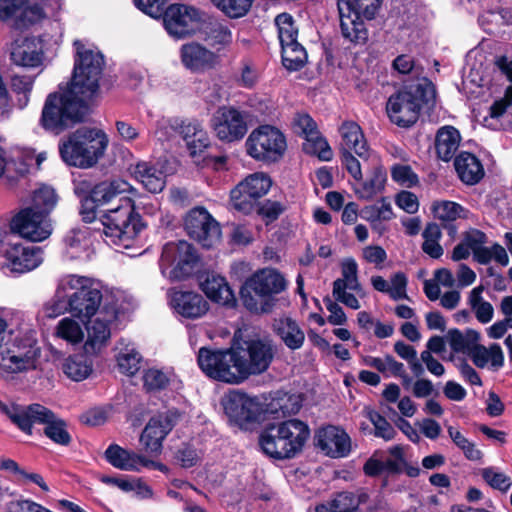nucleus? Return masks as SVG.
<instances>
[{
    "instance_id": "ea45409f",
    "label": "nucleus",
    "mask_w": 512,
    "mask_h": 512,
    "mask_svg": "<svg viewBox=\"0 0 512 512\" xmlns=\"http://www.w3.org/2000/svg\"><path fill=\"white\" fill-rule=\"evenodd\" d=\"M484 289L483 285L474 287L468 295L467 303L476 319L482 324H487L493 319L494 308L483 298Z\"/></svg>"
},
{
    "instance_id": "5701e85b",
    "label": "nucleus",
    "mask_w": 512,
    "mask_h": 512,
    "mask_svg": "<svg viewBox=\"0 0 512 512\" xmlns=\"http://www.w3.org/2000/svg\"><path fill=\"white\" fill-rule=\"evenodd\" d=\"M1 265L14 273H26L37 268L43 261L42 251L36 246L8 245L4 250Z\"/></svg>"
},
{
    "instance_id": "4c0bfd02",
    "label": "nucleus",
    "mask_w": 512,
    "mask_h": 512,
    "mask_svg": "<svg viewBox=\"0 0 512 512\" xmlns=\"http://www.w3.org/2000/svg\"><path fill=\"white\" fill-rule=\"evenodd\" d=\"M354 180L357 182L355 184L354 191L358 198L371 200L384 189L386 183V172L381 167H374L366 180H363L362 173L361 179Z\"/></svg>"
},
{
    "instance_id": "4be33fe9",
    "label": "nucleus",
    "mask_w": 512,
    "mask_h": 512,
    "mask_svg": "<svg viewBox=\"0 0 512 512\" xmlns=\"http://www.w3.org/2000/svg\"><path fill=\"white\" fill-rule=\"evenodd\" d=\"M117 317L116 308H104L99 311L87 326V338L83 349L86 354L96 356L107 346L111 337L110 323Z\"/></svg>"
},
{
    "instance_id": "c9c22d12",
    "label": "nucleus",
    "mask_w": 512,
    "mask_h": 512,
    "mask_svg": "<svg viewBox=\"0 0 512 512\" xmlns=\"http://www.w3.org/2000/svg\"><path fill=\"white\" fill-rule=\"evenodd\" d=\"M89 356L85 352L68 356L62 362L63 373L75 382L87 379L93 372V362Z\"/></svg>"
},
{
    "instance_id": "f3484780",
    "label": "nucleus",
    "mask_w": 512,
    "mask_h": 512,
    "mask_svg": "<svg viewBox=\"0 0 512 512\" xmlns=\"http://www.w3.org/2000/svg\"><path fill=\"white\" fill-rule=\"evenodd\" d=\"M162 15L166 31L177 39L194 34L201 21L200 11L184 4H172L159 17Z\"/></svg>"
},
{
    "instance_id": "412c9836",
    "label": "nucleus",
    "mask_w": 512,
    "mask_h": 512,
    "mask_svg": "<svg viewBox=\"0 0 512 512\" xmlns=\"http://www.w3.org/2000/svg\"><path fill=\"white\" fill-rule=\"evenodd\" d=\"M11 227L20 236L32 242L44 241L52 233L50 218L43 213L35 212L33 209L24 208L21 210L12 219Z\"/></svg>"
},
{
    "instance_id": "69168bd1",
    "label": "nucleus",
    "mask_w": 512,
    "mask_h": 512,
    "mask_svg": "<svg viewBox=\"0 0 512 512\" xmlns=\"http://www.w3.org/2000/svg\"><path fill=\"white\" fill-rule=\"evenodd\" d=\"M367 417L372 422L375 428V436L381 437L386 441L393 439L396 435V431L393 426L379 413L375 411H369Z\"/></svg>"
},
{
    "instance_id": "b1692460",
    "label": "nucleus",
    "mask_w": 512,
    "mask_h": 512,
    "mask_svg": "<svg viewBox=\"0 0 512 512\" xmlns=\"http://www.w3.org/2000/svg\"><path fill=\"white\" fill-rule=\"evenodd\" d=\"M180 59L186 69L195 73L214 69L220 63V58L215 51L196 41L181 46Z\"/></svg>"
},
{
    "instance_id": "1a4fd4ad",
    "label": "nucleus",
    "mask_w": 512,
    "mask_h": 512,
    "mask_svg": "<svg viewBox=\"0 0 512 512\" xmlns=\"http://www.w3.org/2000/svg\"><path fill=\"white\" fill-rule=\"evenodd\" d=\"M382 0H338L342 36L354 44H364L368 39V30L361 19L375 17Z\"/></svg>"
},
{
    "instance_id": "58836bf2",
    "label": "nucleus",
    "mask_w": 512,
    "mask_h": 512,
    "mask_svg": "<svg viewBox=\"0 0 512 512\" xmlns=\"http://www.w3.org/2000/svg\"><path fill=\"white\" fill-rule=\"evenodd\" d=\"M133 175L152 193L162 191L165 186L164 173L148 162L137 163L133 169Z\"/></svg>"
},
{
    "instance_id": "423d86ee",
    "label": "nucleus",
    "mask_w": 512,
    "mask_h": 512,
    "mask_svg": "<svg viewBox=\"0 0 512 512\" xmlns=\"http://www.w3.org/2000/svg\"><path fill=\"white\" fill-rule=\"evenodd\" d=\"M68 292L70 314L79 319L97 315L102 293L100 283L92 278L67 274L59 279V293Z\"/></svg>"
},
{
    "instance_id": "393cba45",
    "label": "nucleus",
    "mask_w": 512,
    "mask_h": 512,
    "mask_svg": "<svg viewBox=\"0 0 512 512\" xmlns=\"http://www.w3.org/2000/svg\"><path fill=\"white\" fill-rule=\"evenodd\" d=\"M229 419L237 424L252 422L259 413V403L240 391L229 392L222 401Z\"/></svg>"
},
{
    "instance_id": "aec40b11",
    "label": "nucleus",
    "mask_w": 512,
    "mask_h": 512,
    "mask_svg": "<svg viewBox=\"0 0 512 512\" xmlns=\"http://www.w3.org/2000/svg\"><path fill=\"white\" fill-rule=\"evenodd\" d=\"M179 414L166 411L151 417L146 424L140 442L147 453L158 455L162 451L163 441L177 423Z\"/></svg>"
},
{
    "instance_id": "7ed1b4c3",
    "label": "nucleus",
    "mask_w": 512,
    "mask_h": 512,
    "mask_svg": "<svg viewBox=\"0 0 512 512\" xmlns=\"http://www.w3.org/2000/svg\"><path fill=\"white\" fill-rule=\"evenodd\" d=\"M287 286V280L278 270L263 268L246 279L240 290V298L250 312L267 314L276 306V296L284 292Z\"/></svg>"
},
{
    "instance_id": "0e129e2a",
    "label": "nucleus",
    "mask_w": 512,
    "mask_h": 512,
    "mask_svg": "<svg viewBox=\"0 0 512 512\" xmlns=\"http://www.w3.org/2000/svg\"><path fill=\"white\" fill-rule=\"evenodd\" d=\"M144 387L149 391L164 389L170 381V377L164 371L150 368L143 375Z\"/></svg>"
},
{
    "instance_id": "79ce46f5",
    "label": "nucleus",
    "mask_w": 512,
    "mask_h": 512,
    "mask_svg": "<svg viewBox=\"0 0 512 512\" xmlns=\"http://www.w3.org/2000/svg\"><path fill=\"white\" fill-rule=\"evenodd\" d=\"M204 34V40L216 51H220L232 43L231 30L221 22L210 23L206 27Z\"/></svg>"
},
{
    "instance_id": "37998d69",
    "label": "nucleus",
    "mask_w": 512,
    "mask_h": 512,
    "mask_svg": "<svg viewBox=\"0 0 512 512\" xmlns=\"http://www.w3.org/2000/svg\"><path fill=\"white\" fill-rule=\"evenodd\" d=\"M271 185L272 181L267 174L257 172L248 175L244 180L238 183L237 187L242 189L244 193H248L249 196H254L259 200L268 193Z\"/></svg>"
},
{
    "instance_id": "e2e57ef3",
    "label": "nucleus",
    "mask_w": 512,
    "mask_h": 512,
    "mask_svg": "<svg viewBox=\"0 0 512 512\" xmlns=\"http://www.w3.org/2000/svg\"><path fill=\"white\" fill-rule=\"evenodd\" d=\"M303 149L309 154L317 155L324 161H329L332 158V150L328 142L319 133L316 134V137L307 139L303 144Z\"/></svg>"
},
{
    "instance_id": "c756f323",
    "label": "nucleus",
    "mask_w": 512,
    "mask_h": 512,
    "mask_svg": "<svg viewBox=\"0 0 512 512\" xmlns=\"http://www.w3.org/2000/svg\"><path fill=\"white\" fill-rule=\"evenodd\" d=\"M469 356L478 368L489 366L494 370H498L504 365V353L501 346L497 343H492L488 347L474 344L469 350Z\"/></svg>"
},
{
    "instance_id": "6e6552de",
    "label": "nucleus",
    "mask_w": 512,
    "mask_h": 512,
    "mask_svg": "<svg viewBox=\"0 0 512 512\" xmlns=\"http://www.w3.org/2000/svg\"><path fill=\"white\" fill-rule=\"evenodd\" d=\"M74 46L77 57L73 78L68 88L80 96V99L89 101L98 91V83L104 65L103 55L79 40L74 42Z\"/></svg>"
},
{
    "instance_id": "2eb2a0df",
    "label": "nucleus",
    "mask_w": 512,
    "mask_h": 512,
    "mask_svg": "<svg viewBox=\"0 0 512 512\" xmlns=\"http://www.w3.org/2000/svg\"><path fill=\"white\" fill-rule=\"evenodd\" d=\"M40 353V348L34 340H16L0 354L1 374L11 376L35 370Z\"/></svg>"
},
{
    "instance_id": "bb28decb",
    "label": "nucleus",
    "mask_w": 512,
    "mask_h": 512,
    "mask_svg": "<svg viewBox=\"0 0 512 512\" xmlns=\"http://www.w3.org/2000/svg\"><path fill=\"white\" fill-rule=\"evenodd\" d=\"M170 303L176 313L190 319L202 317L209 309L205 298L193 291H174Z\"/></svg>"
},
{
    "instance_id": "473e14b6",
    "label": "nucleus",
    "mask_w": 512,
    "mask_h": 512,
    "mask_svg": "<svg viewBox=\"0 0 512 512\" xmlns=\"http://www.w3.org/2000/svg\"><path fill=\"white\" fill-rule=\"evenodd\" d=\"M201 288L206 296L218 304L233 306L235 296L225 278L219 275H210L201 284Z\"/></svg>"
},
{
    "instance_id": "8fccbe9b",
    "label": "nucleus",
    "mask_w": 512,
    "mask_h": 512,
    "mask_svg": "<svg viewBox=\"0 0 512 512\" xmlns=\"http://www.w3.org/2000/svg\"><path fill=\"white\" fill-rule=\"evenodd\" d=\"M210 2L228 18L238 19L250 11L254 0H210Z\"/></svg>"
},
{
    "instance_id": "cd10ccee",
    "label": "nucleus",
    "mask_w": 512,
    "mask_h": 512,
    "mask_svg": "<svg viewBox=\"0 0 512 512\" xmlns=\"http://www.w3.org/2000/svg\"><path fill=\"white\" fill-rule=\"evenodd\" d=\"M272 329L290 350L300 349L305 342V333L298 322L288 315L273 320Z\"/></svg>"
},
{
    "instance_id": "4468645a",
    "label": "nucleus",
    "mask_w": 512,
    "mask_h": 512,
    "mask_svg": "<svg viewBox=\"0 0 512 512\" xmlns=\"http://www.w3.org/2000/svg\"><path fill=\"white\" fill-rule=\"evenodd\" d=\"M197 260L196 250L187 241L169 242L162 250L161 272L170 280H181L193 272Z\"/></svg>"
},
{
    "instance_id": "052dcab7",
    "label": "nucleus",
    "mask_w": 512,
    "mask_h": 512,
    "mask_svg": "<svg viewBox=\"0 0 512 512\" xmlns=\"http://www.w3.org/2000/svg\"><path fill=\"white\" fill-rule=\"evenodd\" d=\"M512 105L510 98L504 94L503 98L495 101L489 108L488 116H485L483 123L485 126L497 129L499 126V119L505 114L507 108Z\"/></svg>"
},
{
    "instance_id": "f704fd0d",
    "label": "nucleus",
    "mask_w": 512,
    "mask_h": 512,
    "mask_svg": "<svg viewBox=\"0 0 512 512\" xmlns=\"http://www.w3.org/2000/svg\"><path fill=\"white\" fill-rule=\"evenodd\" d=\"M367 499L368 496L365 493L342 492L327 504L318 505L315 512H355L361 508L362 504L367 502Z\"/></svg>"
},
{
    "instance_id": "0eeeda50",
    "label": "nucleus",
    "mask_w": 512,
    "mask_h": 512,
    "mask_svg": "<svg viewBox=\"0 0 512 512\" xmlns=\"http://www.w3.org/2000/svg\"><path fill=\"white\" fill-rule=\"evenodd\" d=\"M86 102L70 88L50 94L42 110L40 120L42 127L47 131L59 134L70 124L82 119Z\"/></svg>"
},
{
    "instance_id": "f257e3e1",
    "label": "nucleus",
    "mask_w": 512,
    "mask_h": 512,
    "mask_svg": "<svg viewBox=\"0 0 512 512\" xmlns=\"http://www.w3.org/2000/svg\"><path fill=\"white\" fill-rule=\"evenodd\" d=\"M131 190L132 186L122 179L101 182L93 188V197L101 205L118 200L117 206L101 213L100 220L107 243L123 249L134 247L142 229L140 218L134 213L132 200L126 196Z\"/></svg>"
},
{
    "instance_id": "774afa93",
    "label": "nucleus",
    "mask_w": 512,
    "mask_h": 512,
    "mask_svg": "<svg viewBox=\"0 0 512 512\" xmlns=\"http://www.w3.org/2000/svg\"><path fill=\"white\" fill-rule=\"evenodd\" d=\"M177 460L184 468H190L197 465L202 457V454L195 447L184 444L177 452Z\"/></svg>"
},
{
    "instance_id": "20e7f679",
    "label": "nucleus",
    "mask_w": 512,
    "mask_h": 512,
    "mask_svg": "<svg viewBox=\"0 0 512 512\" xmlns=\"http://www.w3.org/2000/svg\"><path fill=\"white\" fill-rule=\"evenodd\" d=\"M310 437L306 423L290 419L269 425L260 436V446L265 454L275 459H290L300 453Z\"/></svg>"
},
{
    "instance_id": "49530a36",
    "label": "nucleus",
    "mask_w": 512,
    "mask_h": 512,
    "mask_svg": "<svg viewBox=\"0 0 512 512\" xmlns=\"http://www.w3.org/2000/svg\"><path fill=\"white\" fill-rule=\"evenodd\" d=\"M55 334L58 338L72 345L81 343L84 338L82 326L71 317H64L58 322Z\"/></svg>"
},
{
    "instance_id": "9d476101",
    "label": "nucleus",
    "mask_w": 512,
    "mask_h": 512,
    "mask_svg": "<svg viewBox=\"0 0 512 512\" xmlns=\"http://www.w3.org/2000/svg\"><path fill=\"white\" fill-rule=\"evenodd\" d=\"M245 149L246 153L257 161L275 163L285 155L287 141L285 135L278 128L261 125L248 135Z\"/></svg>"
},
{
    "instance_id": "c03bdc74",
    "label": "nucleus",
    "mask_w": 512,
    "mask_h": 512,
    "mask_svg": "<svg viewBox=\"0 0 512 512\" xmlns=\"http://www.w3.org/2000/svg\"><path fill=\"white\" fill-rule=\"evenodd\" d=\"M282 48L283 65L291 71L301 69L307 61V53L304 47L296 40L284 45Z\"/></svg>"
},
{
    "instance_id": "e433bc0d",
    "label": "nucleus",
    "mask_w": 512,
    "mask_h": 512,
    "mask_svg": "<svg viewBox=\"0 0 512 512\" xmlns=\"http://www.w3.org/2000/svg\"><path fill=\"white\" fill-rule=\"evenodd\" d=\"M461 136L459 131L453 126H443L436 134L435 148L436 153L443 161H449L453 158L459 148Z\"/></svg>"
},
{
    "instance_id": "338daca9",
    "label": "nucleus",
    "mask_w": 512,
    "mask_h": 512,
    "mask_svg": "<svg viewBox=\"0 0 512 512\" xmlns=\"http://www.w3.org/2000/svg\"><path fill=\"white\" fill-rule=\"evenodd\" d=\"M391 176L394 181L406 187H412L418 182L417 175L407 165L393 166Z\"/></svg>"
},
{
    "instance_id": "a878e982",
    "label": "nucleus",
    "mask_w": 512,
    "mask_h": 512,
    "mask_svg": "<svg viewBox=\"0 0 512 512\" xmlns=\"http://www.w3.org/2000/svg\"><path fill=\"white\" fill-rule=\"evenodd\" d=\"M317 446L333 458L344 457L351 450V440L348 434L339 427L328 425L316 433Z\"/></svg>"
},
{
    "instance_id": "7c9ffc66",
    "label": "nucleus",
    "mask_w": 512,
    "mask_h": 512,
    "mask_svg": "<svg viewBox=\"0 0 512 512\" xmlns=\"http://www.w3.org/2000/svg\"><path fill=\"white\" fill-rule=\"evenodd\" d=\"M116 362L119 371L122 374L133 376L141 365L142 356L134 343L121 339L116 345Z\"/></svg>"
},
{
    "instance_id": "680f3d73",
    "label": "nucleus",
    "mask_w": 512,
    "mask_h": 512,
    "mask_svg": "<svg viewBox=\"0 0 512 512\" xmlns=\"http://www.w3.org/2000/svg\"><path fill=\"white\" fill-rule=\"evenodd\" d=\"M463 208L452 201H440L433 205V212L436 218L441 221H454L461 217Z\"/></svg>"
},
{
    "instance_id": "72a5a7b5",
    "label": "nucleus",
    "mask_w": 512,
    "mask_h": 512,
    "mask_svg": "<svg viewBox=\"0 0 512 512\" xmlns=\"http://www.w3.org/2000/svg\"><path fill=\"white\" fill-rule=\"evenodd\" d=\"M454 166L461 181L468 185L478 183L484 175L483 166L478 158L468 152L460 153L455 158Z\"/></svg>"
},
{
    "instance_id": "c85d7f7f",
    "label": "nucleus",
    "mask_w": 512,
    "mask_h": 512,
    "mask_svg": "<svg viewBox=\"0 0 512 512\" xmlns=\"http://www.w3.org/2000/svg\"><path fill=\"white\" fill-rule=\"evenodd\" d=\"M105 457L112 466L124 471H140L141 464H147L145 455L126 450L116 444L107 448Z\"/></svg>"
},
{
    "instance_id": "6e6d98bb",
    "label": "nucleus",
    "mask_w": 512,
    "mask_h": 512,
    "mask_svg": "<svg viewBox=\"0 0 512 512\" xmlns=\"http://www.w3.org/2000/svg\"><path fill=\"white\" fill-rule=\"evenodd\" d=\"M278 28V37L281 45L297 40L298 29L294 26L293 18L290 14L282 13L275 19Z\"/></svg>"
},
{
    "instance_id": "09e8293b",
    "label": "nucleus",
    "mask_w": 512,
    "mask_h": 512,
    "mask_svg": "<svg viewBox=\"0 0 512 512\" xmlns=\"http://www.w3.org/2000/svg\"><path fill=\"white\" fill-rule=\"evenodd\" d=\"M424 242L422 250L434 259H438L443 255V248L439 244L442 237L440 227L436 223H429L425 227L423 234Z\"/></svg>"
},
{
    "instance_id": "2f4dec72",
    "label": "nucleus",
    "mask_w": 512,
    "mask_h": 512,
    "mask_svg": "<svg viewBox=\"0 0 512 512\" xmlns=\"http://www.w3.org/2000/svg\"><path fill=\"white\" fill-rule=\"evenodd\" d=\"M42 58V52L34 39L17 40L11 51V59L18 66L37 67Z\"/></svg>"
},
{
    "instance_id": "6ab92c4d",
    "label": "nucleus",
    "mask_w": 512,
    "mask_h": 512,
    "mask_svg": "<svg viewBox=\"0 0 512 512\" xmlns=\"http://www.w3.org/2000/svg\"><path fill=\"white\" fill-rule=\"evenodd\" d=\"M216 137L227 143L241 140L248 127L244 114L234 107H220L211 119Z\"/></svg>"
},
{
    "instance_id": "864d4df0",
    "label": "nucleus",
    "mask_w": 512,
    "mask_h": 512,
    "mask_svg": "<svg viewBox=\"0 0 512 512\" xmlns=\"http://www.w3.org/2000/svg\"><path fill=\"white\" fill-rule=\"evenodd\" d=\"M447 432L453 443L463 452L467 459L477 461L482 458V452L459 430L453 426H449Z\"/></svg>"
},
{
    "instance_id": "603ef678",
    "label": "nucleus",
    "mask_w": 512,
    "mask_h": 512,
    "mask_svg": "<svg viewBox=\"0 0 512 512\" xmlns=\"http://www.w3.org/2000/svg\"><path fill=\"white\" fill-rule=\"evenodd\" d=\"M480 339L479 332L475 330L467 331V334L464 335L461 331L457 329L450 330L447 334V341L451 347V349L456 353H468L472 346L470 344L472 342H477Z\"/></svg>"
},
{
    "instance_id": "a18cd8bd",
    "label": "nucleus",
    "mask_w": 512,
    "mask_h": 512,
    "mask_svg": "<svg viewBox=\"0 0 512 512\" xmlns=\"http://www.w3.org/2000/svg\"><path fill=\"white\" fill-rule=\"evenodd\" d=\"M50 5V0H36L35 3H27L23 7L22 17L17 21V29H24L46 18L45 9Z\"/></svg>"
},
{
    "instance_id": "f03ea898",
    "label": "nucleus",
    "mask_w": 512,
    "mask_h": 512,
    "mask_svg": "<svg viewBox=\"0 0 512 512\" xmlns=\"http://www.w3.org/2000/svg\"><path fill=\"white\" fill-rule=\"evenodd\" d=\"M0 412L27 435H32L34 424H42L44 434L56 444L66 446L71 442L65 422L41 404L22 405L0 400Z\"/></svg>"
},
{
    "instance_id": "dca6fc26",
    "label": "nucleus",
    "mask_w": 512,
    "mask_h": 512,
    "mask_svg": "<svg viewBox=\"0 0 512 512\" xmlns=\"http://www.w3.org/2000/svg\"><path fill=\"white\" fill-rule=\"evenodd\" d=\"M421 105L420 86H411L391 95L386 109L393 123L401 127H409L417 121Z\"/></svg>"
},
{
    "instance_id": "5fc2aeb1",
    "label": "nucleus",
    "mask_w": 512,
    "mask_h": 512,
    "mask_svg": "<svg viewBox=\"0 0 512 512\" xmlns=\"http://www.w3.org/2000/svg\"><path fill=\"white\" fill-rule=\"evenodd\" d=\"M258 199L244 193L239 187H235L230 192V204L233 209L243 214H250L257 207Z\"/></svg>"
},
{
    "instance_id": "3c124183",
    "label": "nucleus",
    "mask_w": 512,
    "mask_h": 512,
    "mask_svg": "<svg viewBox=\"0 0 512 512\" xmlns=\"http://www.w3.org/2000/svg\"><path fill=\"white\" fill-rule=\"evenodd\" d=\"M479 475L488 486L502 493L508 492L512 486V478L496 467L482 468Z\"/></svg>"
},
{
    "instance_id": "ddd939ff",
    "label": "nucleus",
    "mask_w": 512,
    "mask_h": 512,
    "mask_svg": "<svg viewBox=\"0 0 512 512\" xmlns=\"http://www.w3.org/2000/svg\"><path fill=\"white\" fill-rule=\"evenodd\" d=\"M236 353L244 382L251 375H259L269 368L275 355V347L268 338H255L244 341L236 348Z\"/></svg>"
},
{
    "instance_id": "13d9d810",
    "label": "nucleus",
    "mask_w": 512,
    "mask_h": 512,
    "mask_svg": "<svg viewBox=\"0 0 512 512\" xmlns=\"http://www.w3.org/2000/svg\"><path fill=\"white\" fill-rule=\"evenodd\" d=\"M27 0H0V19L8 21L17 28V21L22 17Z\"/></svg>"
},
{
    "instance_id": "bf43d9fd",
    "label": "nucleus",
    "mask_w": 512,
    "mask_h": 512,
    "mask_svg": "<svg viewBox=\"0 0 512 512\" xmlns=\"http://www.w3.org/2000/svg\"><path fill=\"white\" fill-rule=\"evenodd\" d=\"M364 362L367 366L375 368L379 372L386 374L399 373L402 369V363L395 360V358L389 354L384 357H372L367 356L364 358Z\"/></svg>"
},
{
    "instance_id": "4d7b16f0",
    "label": "nucleus",
    "mask_w": 512,
    "mask_h": 512,
    "mask_svg": "<svg viewBox=\"0 0 512 512\" xmlns=\"http://www.w3.org/2000/svg\"><path fill=\"white\" fill-rule=\"evenodd\" d=\"M43 312L48 318H55L65 312L70 313L68 292H64L63 294L59 293V282L57 283L54 297L44 304Z\"/></svg>"
},
{
    "instance_id": "f8f14e48",
    "label": "nucleus",
    "mask_w": 512,
    "mask_h": 512,
    "mask_svg": "<svg viewBox=\"0 0 512 512\" xmlns=\"http://www.w3.org/2000/svg\"><path fill=\"white\" fill-rule=\"evenodd\" d=\"M341 137L340 154L343 166L353 179H361V165L353 156V152L361 159L366 160L370 156V149L361 127L354 121H344L339 129Z\"/></svg>"
},
{
    "instance_id": "de8ad7c7",
    "label": "nucleus",
    "mask_w": 512,
    "mask_h": 512,
    "mask_svg": "<svg viewBox=\"0 0 512 512\" xmlns=\"http://www.w3.org/2000/svg\"><path fill=\"white\" fill-rule=\"evenodd\" d=\"M57 203L55 191L47 186L37 189L32 196V203L26 209H33L35 212L49 215Z\"/></svg>"
},
{
    "instance_id": "9b49d317",
    "label": "nucleus",
    "mask_w": 512,
    "mask_h": 512,
    "mask_svg": "<svg viewBox=\"0 0 512 512\" xmlns=\"http://www.w3.org/2000/svg\"><path fill=\"white\" fill-rule=\"evenodd\" d=\"M197 360L201 370L212 379L229 384L243 382L238 368L236 349L211 350L202 347L198 352Z\"/></svg>"
},
{
    "instance_id": "a19ab883",
    "label": "nucleus",
    "mask_w": 512,
    "mask_h": 512,
    "mask_svg": "<svg viewBox=\"0 0 512 512\" xmlns=\"http://www.w3.org/2000/svg\"><path fill=\"white\" fill-rule=\"evenodd\" d=\"M341 288H348L357 293L362 292V287L358 280V264L353 258H345L341 262V278L333 282V289L338 292Z\"/></svg>"
},
{
    "instance_id": "39448f33",
    "label": "nucleus",
    "mask_w": 512,
    "mask_h": 512,
    "mask_svg": "<svg viewBox=\"0 0 512 512\" xmlns=\"http://www.w3.org/2000/svg\"><path fill=\"white\" fill-rule=\"evenodd\" d=\"M108 146L107 135L96 128H79L59 144L62 160L78 168L93 167Z\"/></svg>"
},
{
    "instance_id": "a211bd4d",
    "label": "nucleus",
    "mask_w": 512,
    "mask_h": 512,
    "mask_svg": "<svg viewBox=\"0 0 512 512\" xmlns=\"http://www.w3.org/2000/svg\"><path fill=\"white\" fill-rule=\"evenodd\" d=\"M188 235L205 248H211L220 240L221 230L217 221L202 208L192 209L185 218Z\"/></svg>"
}]
</instances>
